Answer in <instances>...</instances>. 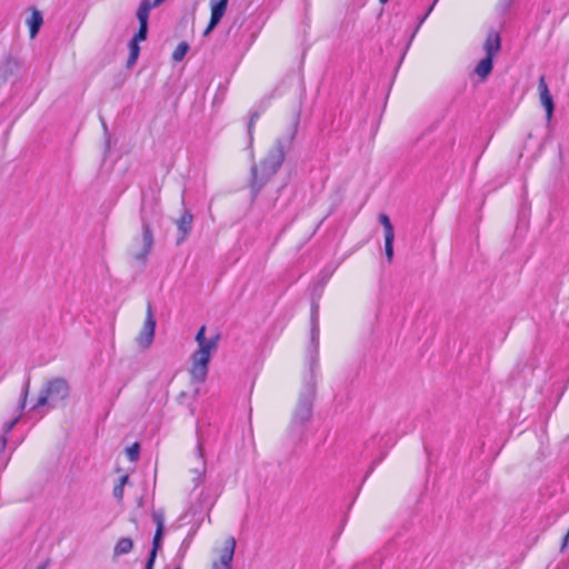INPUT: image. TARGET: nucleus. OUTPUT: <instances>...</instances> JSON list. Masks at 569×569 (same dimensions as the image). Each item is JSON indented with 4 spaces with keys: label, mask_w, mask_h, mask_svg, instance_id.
Returning a JSON list of instances; mask_svg holds the SVG:
<instances>
[{
    "label": "nucleus",
    "mask_w": 569,
    "mask_h": 569,
    "mask_svg": "<svg viewBox=\"0 0 569 569\" xmlns=\"http://www.w3.org/2000/svg\"><path fill=\"white\" fill-rule=\"evenodd\" d=\"M189 50V44L187 42H180L172 53V60L176 62L181 61Z\"/></svg>",
    "instance_id": "obj_20"
},
{
    "label": "nucleus",
    "mask_w": 569,
    "mask_h": 569,
    "mask_svg": "<svg viewBox=\"0 0 569 569\" xmlns=\"http://www.w3.org/2000/svg\"><path fill=\"white\" fill-rule=\"evenodd\" d=\"M129 480V477L127 475L122 476L120 479H119V483L120 486L124 487V485L128 482Z\"/></svg>",
    "instance_id": "obj_33"
},
{
    "label": "nucleus",
    "mask_w": 569,
    "mask_h": 569,
    "mask_svg": "<svg viewBox=\"0 0 569 569\" xmlns=\"http://www.w3.org/2000/svg\"><path fill=\"white\" fill-rule=\"evenodd\" d=\"M140 453V446L138 442H134L127 449V456L130 461H137Z\"/></svg>",
    "instance_id": "obj_22"
},
{
    "label": "nucleus",
    "mask_w": 569,
    "mask_h": 569,
    "mask_svg": "<svg viewBox=\"0 0 569 569\" xmlns=\"http://www.w3.org/2000/svg\"><path fill=\"white\" fill-rule=\"evenodd\" d=\"M148 33V26L140 24L138 32L134 34V37L131 39V41L140 42L143 41L147 38Z\"/></svg>",
    "instance_id": "obj_24"
},
{
    "label": "nucleus",
    "mask_w": 569,
    "mask_h": 569,
    "mask_svg": "<svg viewBox=\"0 0 569 569\" xmlns=\"http://www.w3.org/2000/svg\"><path fill=\"white\" fill-rule=\"evenodd\" d=\"M152 520L157 525L156 530H163L164 531V516L162 511H153L152 512Z\"/></svg>",
    "instance_id": "obj_23"
},
{
    "label": "nucleus",
    "mask_w": 569,
    "mask_h": 569,
    "mask_svg": "<svg viewBox=\"0 0 569 569\" xmlns=\"http://www.w3.org/2000/svg\"><path fill=\"white\" fill-rule=\"evenodd\" d=\"M18 421H19V417H16L12 420L3 423L1 435H6V437L8 438V435L11 432V430L14 428V426L18 423Z\"/></svg>",
    "instance_id": "obj_25"
},
{
    "label": "nucleus",
    "mask_w": 569,
    "mask_h": 569,
    "mask_svg": "<svg viewBox=\"0 0 569 569\" xmlns=\"http://www.w3.org/2000/svg\"><path fill=\"white\" fill-rule=\"evenodd\" d=\"M133 548V541L130 538H121L114 546L113 556L120 557L129 553Z\"/></svg>",
    "instance_id": "obj_18"
},
{
    "label": "nucleus",
    "mask_w": 569,
    "mask_h": 569,
    "mask_svg": "<svg viewBox=\"0 0 569 569\" xmlns=\"http://www.w3.org/2000/svg\"><path fill=\"white\" fill-rule=\"evenodd\" d=\"M194 458L197 459V466L193 468V472L196 473L194 478V485L198 486L202 482L204 475H206V459H204V451H203V443L198 435L197 439V446L194 449Z\"/></svg>",
    "instance_id": "obj_10"
},
{
    "label": "nucleus",
    "mask_w": 569,
    "mask_h": 569,
    "mask_svg": "<svg viewBox=\"0 0 569 569\" xmlns=\"http://www.w3.org/2000/svg\"><path fill=\"white\" fill-rule=\"evenodd\" d=\"M69 385L63 378H54L49 380L38 397L37 402L32 406L31 410L36 411L40 408L48 410L54 409L58 405L69 397Z\"/></svg>",
    "instance_id": "obj_3"
},
{
    "label": "nucleus",
    "mask_w": 569,
    "mask_h": 569,
    "mask_svg": "<svg viewBox=\"0 0 569 569\" xmlns=\"http://www.w3.org/2000/svg\"><path fill=\"white\" fill-rule=\"evenodd\" d=\"M164 0H153V2H149L148 0L143 1L137 11V19L139 24L148 26L149 12L151 8L160 6Z\"/></svg>",
    "instance_id": "obj_14"
},
{
    "label": "nucleus",
    "mask_w": 569,
    "mask_h": 569,
    "mask_svg": "<svg viewBox=\"0 0 569 569\" xmlns=\"http://www.w3.org/2000/svg\"><path fill=\"white\" fill-rule=\"evenodd\" d=\"M176 569H181V568H176Z\"/></svg>",
    "instance_id": "obj_36"
},
{
    "label": "nucleus",
    "mask_w": 569,
    "mask_h": 569,
    "mask_svg": "<svg viewBox=\"0 0 569 569\" xmlns=\"http://www.w3.org/2000/svg\"><path fill=\"white\" fill-rule=\"evenodd\" d=\"M538 90H539L540 102L546 110L547 120L550 121L552 118V114H553L555 104H553L552 96L549 91L548 84H547L543 76H541L539 79Z\"/></svg>",
    "instance_id": "obj_9"
},
{
    "label": "nucleus",
    "mask_w": 569,
    "mask_h": 569,
    "mask_svg": "<svg viewBox=\"0 0 569 569\" xmlns=\"http://www.w3.org/2000/svg\"><path fill=\"white\" fill-rule=\"evenodd\" d=\"M317 309L313 310V325L311 330V345L307 351L309 370L303 380L297 406L293 410L289 430L297 437H301L311 420L313 401L316 398L317 372H318V347L319 329L317 325Z\"/></svg>",
    "instance_id": "obj_1"
},
{
    "label": "nucleus",
    "mask_w": 569,
    "mask_h": 569,
    "mask_svg": "<svg viewBox=\"0 0 569 569\" xmlns=\"http://www.w3.org/2000/svg\"><path fill=\"white\" fill-rule=\"evenodd\" d=\"M437 1H438V0H435V1H433V3H432V4L430 6V8L428 9L427 13L421 18V20H420L419 24H421V23L426 20V18L428 17V14L432 11L433 7L436 6ZM419 27H420V26H418V28H419Z\"/></svg>",
    "instance_id": "obj_32"
},
{
    "label": "nucleus",
    "mask_w": 569,
    "mask_h": 569,
    "mask_svg": "<svg viewBox=\"0 0 569 569\" xmlns=\"http://www.w3.org/2000/svg\"><path fill=\"white\" fill-rule=\"evenodd\" d=\"M379 222L383 227L386 257H387V260L389 262H391L393 259V239H395L393 226H392L389 217L386 213L379 214Z\"/></svg>",
    "instance_id": "obj_8"
},
{
    "label": "nucleus",
    "mask_w": 569,
    "mask_h": 569,
    "mask_svg": "<svg viewBox=\"0 0 569 569\" xmlns=\"http://www.w3.org/2000/svg\"><path fill=\"white\" fill-rule=\"evenodd\" d=\"M7 442H8V438L6 437V435H1L0 436V455L4 453V449L7 447Z\"/></svg>",
    "instance_id": "obj_30"
},
{
    "label": "nucleus",
    "mask_w": 569,
    "mask_h": 569,
    "mask_svg": "<svg viewBox=\"0 0 569 569\" xmlns=\"http://www.w3.org/2000/svg\"><path fill=\"white\" fill-rule=\"evenodd\" d=\"M153 246V234L150 226L143 220L142 221V234L133 239L130 247V253L132 258L144 264Z\"/></svg>",
    "instance_id": "obj_5"
},
{
    "label": "nucleus",
    "mask_w": 569,
    "mask_h": 569,
    "mask_svg": "<svg viewBox=\"0 0 569 569\" xmlns=\"http://www.w3.org/2000/svg\"><path fill=\"white\" fill-rule=\"evenodd\" d=\"M218 340H219L218 336H216L214 338H211V339L206 338V327L204 326H202L196 335V342L198 343V347H203L207 345L209 346L211 343L218 346Z\"/></svg>",
    "instance_id": "obj_19"
},
{
    "label": "nucleus",
    "mask_w": 569,
    "mask_h": 569,
    "mask_svg": "<svg viewBox=\"0 0 569 569\" xmlns=\"http://www.w3.org/2000/svg\"><path fill=\"white\" fill-rule=\"evenodd\" d=\"M156 325L157 322L152 306L151 303H148L143 326L136 338V342L140 348L147 349L151 346L154 338Z\"/></svg>",
    "instance_id": "obj_6"
},
{
    "label": "nucleus",
    "mask_w": 569,
    "mask_h": 569,
    "mask_svg": "<svg viewBox=\"0 0 569 569\" xmlns=\"http://www.w3.org/2000/svg\"><path fill=\"white\" fill-rule=\"evenodd\" d=\"M217 345L211 343L209 346L198 347V349L192 353L190 373L193 380L199 382L204 381L208 375V366L211 360V356L217 351Z\"/></svg>",
    "instance_id": "obj_4"
},
{
    "label": "nucleus",
    "mask_w": 569,
    "mask_h": 569,
    "mask_svg": "<svg viewBox=\"0 0 569 569\" xmlns=\"http://www.w3.org/2000/svg\"><path fill=\"white\" fill-rule=\"evenodd\" d=\"M381 3H386L388 0H379Z\"/></svg>",
    "instance_id": "obj_35"
},
{
    "label": "nucleus",
    "mask_w": 569,
    "mask_h": 569,
    "mask_svg": "<svg viewBox=\"0 0 569 569\" xmlns=\"http://www.w3.org/2000/svg\"><path fill=\"white\" fill-rule=\"evenodd\" d=\"M236 543L237 542L233 537H229L224 541V546L220 552L219 560L212 563L211 569H231V563L236 550Z\"/></svg>",
    "instance_id": "obj_7"
},
{
    "label": "nucleus",
    "mask_w": 569,
    "mask_h": 569,
    "mask_svg": "<svg viewBox=\"0 0 569 569\" xmlns=\"http://www.w3.org/2000/svg\"><path fill=\"white\" fill-rule=\"evenodd\" d=\"M492 57H485L482 60L478 62L475 69V73L481 78L486 79L492 71Z\"/></svg>",
    "instance_id": "obj_17"
},
{
    "label": "nucleus",
    "mask_w": 569,
    "mask_h": 569,
    "mask_svg": "<svg viewBox=\"0 0 569 569\" xmlns=\"http://www.w3.org/2000/svg\"><path fill=\"white\" fill-rule=\"evenodd\" d=\"M48 567V561L41 563L40 566H38L36 569H47Z\"/></svg>",
    "instance_id": "obj_34"
},
{
    "label": "nucleus",
    "mask_w": 569,
    "mask_h": 569,
    "mask_svg": "<svg viewBox=\"0 0 569 569\" xmlns=\"http://www.w3.org/2000/svg\"><path fill=\"white\" fill-rule=\"evenodd\" d=\"M28 392H29V380L26 382V386H24V389H23V392H22V399H21V402H20V410H23L24 407H26V401H27V397H28Z\"/></svg>",
    "instance_id": "obj_27"
},
{
    "label": "nucleus",
    "mask_w": 569,
    "mask_h": 569,
    "mask_svg": "<svg viewBox=\"0 0 569 569\" xmlns=\"http://www.w3.org/2000/svg\"><path fill=\"white\" fill-rule=\"evenodd\" d=\"M193 217L189 210H184L181 217L177 220L178 230L181 232V239L178 241H183L186 236L190 232L192 228Z\"/></svg>",
    "instance_id": "obj_15"
},
{
    "label": "nucleus",
    "mask_w": 569,
    "mask_h": 569,
    "mask_svg": "<svg viewBox=\"0 0 569 569\" xmlns=\"http://www.w3.org/2000/svg\"><path fill=\"white\" fill-rule=\"evenodd\" d=\"M229 0H218V1H211V18L210 22L204 31V36L209 34L216 26L220 22L223 14L226 13L227 6Z\"/></svg>",
    "instance_id": "obj_11"
},
{
    "label": "nucleus",
    "mask_w": 569,
    "mask_h": 569,
    "mask_svg": "<svg viewBox=\"0 0 569 569\" xmlns=\"http://www.w3.org/2000/svg\"><path fill=\"white\" fill-rule=\"evenodd\" d=\"M296 130L297 124H295L289 132L277 140L274 147L261 161L259 169L257 167L252 168V183L254 187L261 188L263 183L280 169L284 160L286 152L295 139Z\"/></svg>",
    "instance_id": "obj_2"
},
{
    "label": "nucleus",
    "mask_w": 569,
    "mask_h": 569,
    "mask_svg": "<svg viewBox=\"0 0 569 569\" xmlns=\"http://www.w3.org/2000/svg\"><path fill=\"white\" fill-rule=\"evenodd\" d=\"M163 532H164L163 530H156V533H154V537L152 540V549L149 553V557H148V560L146 563V569H153L157 553L161 549V546H162Z\"/></svg>",
    "instance_id": "obj_13"
},
{
    "label": "nucleus",
    "mask_w": 569,
    "mask_h": 569,
    "mask_svg": "<svg viewBox=\"0 0 569 569\" xmlns=\"http://www.w3.org/2000/svg\"><path fill=\"white\" fill-rule=\"evenodd\" d=\"M27 22H28V26L30 29V37L34 38L38 34V32L43 23V18H42L41 12L39 10L33 9L31 17L28 19Z\"/></svg>",
    "instance_id": "obj_16"
},
{
    "label": "nucleus",
    "mask_w": 569,
    "mask_h": 569,
    "mask_svg": "<svg viewBox=\"0 0 569 569\" xmlns=\"http://www.w3.org/2000/svg\"><path fill=\"white\" fill-rule=\"evenodd\" d=\"M258 117H259L258 113H253L249 121L248 131H249V134L251 138H252V129L254 127V122L257 121Z\"/></svg>",
    "instance_id": "obj_29"
},
{
    "label": "nucleus",
    "mask_w": 569,
    "mask_h": 569,
    "mask_svg": "<svg viewBox=\"0 0 569 569\" xmlns=\"http://www.w3.org/2000/svg\"><path fill=\"white\" fill-rule=\"evenodd\" d=\"M513 1L515 0H499L497 7L502 13H506L510 9Z\"/></svg>",
    "instance_id": "obj_26"
},
{
    "label": "nucleus",
    "mask_w": 569,
    "mask_h": 569,
    "mask_svg": "<svg viewBox=\"0 0 569 569\" xmlns=\"http://www.w3.org/2000/svg\"><path fill=\"white\" fill-rule=\"evenodd\" d=\"M9 461V457H4L3 455H0V470H3Z\"/></svg>",
    "instance_id": "obj_31"
},
{
    "label": "nucleus",
    "mask_w": 569,
    "mask_h": 569,
    "mask_svg": "<svg viewBox=\"0 0 569 569\" xmlns=\"http://www.w3.org/2000/svg\"><path fill=\"white\" fill-rule=\"evenodd\" d=\"M501 48L500 36L496 31H490L483 43V50L487 57H495Z\"/></svg>",
    "instance_id": "obj_12"
},
{
    "label": "nucleus",
    "mask_w": 569,
    "mask_h": 569,
    "mask_svg": "<svg viewBox=\"0 0 569 569\" xmlns=\"http://www.w3.org/2000/svg\"><path fill=\"white\" fill-rule=\"evenodd\" d=\"M129 49H130V54H129L127 64H128V67H131L132 64L136 63V61L138 59V56L140 52V47H139L138 42L130 41Z\"/></svg>",
    "instance_id": "obj_21"
},
{
    "label": "nucleus",
    "mask_w": 569,
    "mask_h": 569,
    "mask_svg": "<svg viewBox=\"0 0 569 569\" xmlns=\"http://www.w3.org/2000/svg\"><path fill=\"white\" fill-rule=\"evenodd\" d=\"M123 488L124 487H122L120 485H117L113 488V496H114L116 499L121 500L123 498Z\"/></svg>",
    "instance_id": "obj_28"
}]
</instances>
